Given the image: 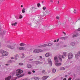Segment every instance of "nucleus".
Masks as SVG:
<instances>
[{
  "label": "nucleus",
  "instance_id": "obj_39",
  "mask_svg": "<svg viewBox=\"0 0 80 80\" xmlns=\"http://www.w3.org/2000/svg\"><path fill=\"white\" fill-rule=\"evenodd\" d=\"M22 58H23L25 57V55L23 54H22Z\"/></svg>",
  "mask_w": 80,
  "mask_h": 80
},
{
  "label": "nucleus",
  "instance_id": "obj_19",
  "mask_svg": "<svg viewBox=\"0 0 80 80\" xmlns=\"http://www.w3.org/2000/svg\"><path fill=\"white\" fill-rule=\"evenodd\" d=\"M55 65L57 67H59V66H61L62 65V63H55Z\"/></svg>",
  "mask_w": 80,
  "mask_h": 80
},
{
  "label": "nucleus",
  "instance_id": "obj_10",
  "mask_svg": "<svg viewBox=\"0 0 80 80\" xmlns=\"http://www.w3.org/2000/svg\"><path fill=\"white\" fill-rule=\"evenodd\" d=\"M48 63L49 64L50 66V67H52V60H51V59H50V58H48Z\"/></svg>",
  "mask_w": 80,
  "mask_h": 80
},
{
  "label": "nucleus",
  "instance_id": "obj_30",
  "mask_svg": "<svg viewBox=\"0 0 80 80\" xmlns=\"http://www.w3.org/2000/svg\"><path fill=\"white\" fill-rule=\"evenodd\" d=\"M40 27V25H39V24H38V26H36L35 27V28H39V27Z\"/></svg>",
  "mask_w": 80,
  "mask_h": 80
},
{
  "label": "nucleus",
  "instance_id": "obj_31",
  "mask_svg": "<svg viewBox=\"0 0 80 80\" xmlns=\"http://www.w3.org/2000/svg\"><path fill=\"white\" fill-rule=\"evenodd\" d=\"M71 45H72V47L75 46V44L74 42H71Z\"/></svg>",
  "mask_w": 80,
  "mask_h": 80
},
{
  "label": "nucleus",
  "instance_id": "obj_41",
  "mask_svg": "<svg viewBox=\"0 0 80 80\" xmlns=\"http://www.w3.org/2000/svg\"><path fill=\"white\" fill-rule=\"evenodd\" d=\"M22 18H23V16L22 15H20L19 16V18L21 19Z\"/></svg>",
  "mask_w": 80,
  "mask_h": 80
},
{
  "label": "nucleus",
  "instance_id": "obj_17",
  "mask_svg": "<svg viewBox=\"0 0 80 80\" xmlns=\"http://www.w3.org/2000/svg\"><path fill=\"white\" fill-rule=\"evenodd\" d=\"M30 9L31 10H32L33 9L34 11H35L36 10H37V8H35V7H32L30 8Z\"/></svg>",
  "mask_w": 80,
  "mask_h": 80
},
{
  "label": "nucleus",
  "instance_id": "obj_64",
  "mask_svg": "<svg viewBox=\"0 0 80 80\" xmlns=\"http://www.w3.org/2000/svg\"><path fill=\"white\" fill-rule=\"evenodd\" d=\"M30 60H31V61H32V60H33V59H30Z\"/></svg>",
  "mask_w": 80,
  "mask_h": 80
},
{
  "label": "nucleus",
  "instance_id": "obj_23",
  "mask_svg": "<svg viewBox=\"0 0 80 80\" xmlns=\"http://www.w3.org/2000/svg\"><path fill=\"white\" fill-rule=\"evenodd\" d=\"M35 63H36V64H42L43 62H42L39 61H36L35 62Z\"/></svg>",
  "mask_w": 80,
  "mask_h": 80
},
{
  "label": "nucleus",
  "instance_id": "obj_5",
  "mask_svg": "<svg viewBox=\"0 0 80 80\" xmlns=\"http://www.w3.org/2000/svg\"><path fill=\"white\" fill-rule=\"evenodd\" d=\"M43 50L39 49H37L34 50L33 51V53H39V52H42Z\"/></svg>",
  "mask_w": 80,
  "mask_h": 80
},
{
  "label": "nucleus",
  "instance_id": "obj_8",
  "mask_svg": "<svg viewBox=\"0 0 80 80\" xmlns=\"http://www.w3.org/2000/svg\"><path fill=\"white\" fill-rule=\"evenodd\" d=\"M50 13V10H47L45 12H43V13L44 15H48Z\"/></svg>",
  "mask_w": 80,
  "mask_h": 80
},
{
  "label": "nucleus",
  "instance_id": "obj_56",
  "mask_svg": "<svg viewBox=\"0 0 80 80\" xmlns=\"http://www.w3.org/2000/svg\"><path fill=\"white\" fill-rule=\"evenodd\" d=\"M39 57L40 58H42V56H40Z\"/></svg>",
  "mask_w": 80,
  "mask_h": 80
},
{
  "label": "nucleus",
  "instance_id": "obj_11",
  "mask_svg": "<svg viewBox=\"0 0 80 80\" xmlns=\"http://www.w3.org/2000/svg\"><path fill=\"white\" fill-rule=\"evenodd\" d=\"M79 35H80V34H78V33H76L73 34L72 37L74 38L75 37H78V36H79Z\"/></svg>",
  "mask_w": 80,
  "mask_h": 80
},
{
  "label": "nucleus",
  "instance_id": "obj_58",
  "mask_svg": "<svg viewBox=\"0 0 80 80\" xmlns=\"http://www.w3.org/2000/svg\"><path fill=\"white\" fill-rule=\"evenodd\" d=\"M57 42V40H55L53 41V42Z\"/></svg>",
  "mask_w": 80,
  "mask_h": 80
},
{
  "label": "nucleus",
  "instance_id": "obj_47",
  "mask_svg": "<svg viewBox=\"0 0 80 80\" xmlns=\"http://www.w3.org/2000/svg\"><path fill=\"white\" fill-rule=\"evenodd\" d=\"M50 2H52V3H53V0H50Z\"/></svg>",
  "mask_w": 80,
  "mask_h": 80
},
{
  "label": "nucleus",
  "instance_id": "obj_15",
  "mask_svg": "<svg viewBox=\"0 0 80 80\" xmlns=\"http://www.w3.org/2000/svg\"><path fill=\"white\" fill-rule=\"evenodd\" d=\"M49 76H45L42 78V79L43 80H47Z\"/></svg>",
  "mask_w": 80,
  "mask_h": 80
},
{
  "label": "nucleus",
  "instance_id": "obj_54",
  "mask_svg": "<svg viewBox=\"0 0 80 80\" xmlns=\"http://www.w3.org/2000/svg\"><path fill=\"white\" fill-rule=\"evenodd\" d=\"M10 65V64H6V65H7V66H8V65Z\"/></svg>",
  "mask_w": 80,
  "mask_h": 80
},
{
  "label": "nucleus",
  "instance_id": "obj_2",
  "mask_svg": "<svg viewBox=\"0 0 80 80\" xmlns=\"http://www.w3.org/2000/svg\"><path fill=\"white\" fill-rule=\"evenodd\" d=\"M6 47L7 48H10V49H15L17 48V46L15 45H13V44L12 42H9Z\"/></svg>",
  "mask_w": 80,
  "mask_h": 80
},
{
  "label": "nucleus",
  "instance_id": "obj_21",
  "mask_svg": "<svg viewBox=\"0 0 80 80\" xmlns=\"http://www.w3.org/2000/svg\"><path fill=\"white\" fill-rule=\"evenodd\" d=\"M54 27H55V26L52 25L49 27V30H52V29H53Z\"/></svg>",
  "mask_w": 80,
  "mask_h": 80
},
{
  "label": "nucleus",
  "instance_id": "obj_22",
  "mask_svg": "<svg viewBox=\"0 0 80 80\" xmlns=\"http://www.w3.org/2000/svg\"><path fill=\"white\" fill-rule=\"evenodd\" d=\"M12 62H15V61L13 60H9L8 61V63H12Z\"/></svg>",
  "mask_w": 80,
  "mask_h": 80
},
{
  "label": "nucleus",
  "instance_id": "obj_1",
  "mask_svg": "<svg viewBox=\"0 0 80 80\" xmlns=\"http://www.w3.org/2000/svg\"><path fill=\"white\" fill-rule=\"evenodd\" d=\"M23 71L22 70L18 69L16 71V74L17 76H19V77H23L24 75V74L23 73Z\"/></svg>",
  "mask_w": 80,
  "mask_h": 80
},
{
  "label": "nucleus",
  "instance_id": "obj_25",
  "mask_svg": "<svg viewBox=\"0 0 80 80\" xmlns=\"http://www.w3.org/2000/svg\"><path fill=\"white\" fill-rule=\"evenodd\" d=\"M75 56L76 60H78V55L77 54H76L75 55Z\"/></svg>",
  "mask_w": 80,
  "mask_h": 80
},
{
  "label": "nucleus",
  "instance_id": "obj_32",
  "mask_svg": "<svg viewBox=\"0 0 80 80\" xmlns=\"http://www.w3.org/2000/svg\"><path fill=\"white\" fill-rule=\"evenodd\" d=\"M42 9L44 11L47 10V8L46 7H44L42 8Z\"/></svg>",
  "mask_w": 80,
  "mask_h": 80
},
{
  "label": "nucleus",
  "instance_id": "obj_9",
  "mask_svg": "<svg viewBox=\"0 0 80 80\" xmlns=\"http://www.w3.org/2000/svg\"><path fill=\"white\" fill-rule=\"evenodd\" d=\"M62 58H65V57L64 56V55H62V56H61V55H59L58 56V58L59 59L60 61H61V62H62Z\"/></svg>",
  "mask_w": 80,
  "mask_h": 80
},
{
  "label": "nucleus",
  "instance_id": "obj_13",
  "mask_svg": "<svg viewBox=\"0 0 80 80\" xmlns=\"http://www.w3.org/2000/svg\"><path fill=\"white\" fill-rule=\"evenodd\" d=\"M66 19L67 20V21H68V22H70L72 21V19H71V18L70 17H66Z\"/></svg>",
  "mask_w": 80,
  "mask_h": 80
},
{
  "label": "nucleus",
  "instance_id": "obj_27",
  "mask_svg": "<svg viewBox=\"0 0 80 80\" xmlns=\"http://www.w3.org/2000/svg\"><path fill=\"white\" fill-rule=\"evenodd\" d=\"M34 80H41V79H40L38 78L37 77H35L34 78Z\"/></svg>",
  "mask_w": 80,
  "mask_h": 80
},
{
  "label": "nucleus",
  "instance_id": "obj_6",
  "mask_svg": "<svg viewBox=\"0 0 80 80\" xmlns=\"http://www.w3.org/2000/svg\"><path fill=\"white\" fill-rule=\"evenodd\" d=\"M73 54L71 52H69L68 53V59L69 60H70L73 58Z\"/></svg>",
  "mask_w": 80,
  "mask_h": 80
},
{
  "label": "nucleus",
  "instance_id": "obj_29",
  "mask_svg": "<svg viewBox=\"0 0 80 80\" xmlns=\"http://www.w3.org/2000/svg\"><path fill=\"white\" fill-rule=\"evenodd\" d=\"M16 25H17V22H15L14 23H12V26H13V25H14V26H15Z\"/></svg>",
  "mask_w": 80,
  "mask_h": 80
},
{
  "label": "nucleus",
  "instance_id": "obj_4",
  "mask_svg": "<svg viewBox=\"0 0 80 80\" xmlns=\"http://www.w3.org/2000/svg\"><path fill=\"white\" fill-rule=\"evenodd\" d=\"M53 43H50L48 44H46L42 45H41L39 47L40 48H42V47H47V46H51L53 45Z\"/></svg>",
  "mask_w": 80,
  "mask_h": 80
},
{
  "label": "nucleus",
  "instance_id": "obj_52",
  "mask_svg": "<svg viewBox=\"0 0 80 80\" xmlns=\"http://www.w3.org/2000/svg\"><path fill=\"white\" fill-rule=\"evenodd\" d=\"M32 72L33 73H35V71L34 70H33L32 71Z\"/></svg>",
  "mask_w": 80,
  "mask_h": 80
},
{
  "label": "nucleus",
  "instance_id": "obj_14",
  "mask_svg": "<svg viewBox=\"0 0 80 80\" xmlns=\"http://www.w3.org/2000/svg\"><path fill=\"white\" fill-rule=\"evenodd\" d=\"M33 66H34L33 64L31 65L30 64H27V67L28 68H32Z\"/></svg>",
  "mask_w": 80,
  "mask_h": 80
},
{
  "label": "nucleus",
  "instance_id": "obj_63",
  "mask_svg": "<svg viewBox=\"0 0 80 80\" xmlns=\"http://www.w3.org/2000/svg\"><path fill=\"white\" fill-rule=\"evenodd\" d=\"M78 30L79 31H80V28H78Z\"/></svg>",
  "mask_w": 80,
  "mask_h": 80
},
{
  "label": "nucleus",
  "instance_id": "obj_16",
  "mask_svg": "<svg viewBox=\"0 0 80 80\" xmlns=\"http://www.w3.org/2000/svg\"><path fill=\"white\" fill-rule=\"evenodd\" d=\"M45 56L46 57H48L52 56V55L50 52H47L46 53Z\"/></svg>",
  "mask_w": 80,
  "mask_h": 80
},
{
  "label": "nucleus",
  "instance_id": "obj_61",
  "mask_svg": "<svg viewBox=\"0 0 80 80\" xmlns=\"http://www.w3.org/2000/svg\"><path fill=\"white\" fill-rule=\"evenodd\" d=\"M58 41H59V39L57 40V42H58Z\"/></svg>",
  "mask_w": 80,
  "mask_h": 80
},
{
  "label": "nucleus",
  "instance_id": "obj_34",
  "mask_svg": "<svg viewBox=\"0 0 80 80\" xmlns=\"http://www.w3.org/2000/svg\"><path fill=\"white\" fill-rule=\"evenodd\" d=\"M62 7L64 9L66 7V6H65V4H63L62 6Z\"/></svg>",
  "mask_w": 80,
  "mask_h": 80
},
{
  "label": "nucleus",
  "instance_id": "obj_43",
  "mask_svg": "<svg viewBox=\"0 0 80 80\" xmlns=\"http://www.w3.org/2000/svg\"><path fill=\"white\" fill-rule=\"evenodd\" d=\"M51 69H49L48 70V72L49 73H50L51 72Z\"/></svg>",
  "mask_w": 80,
  "mask_h": 80
},
{
  "label": "nucleus",
  "instance_id": "obj_38",
  "mask_svg": "<svg viewBox=\"0 0 80 80\" xmlns=\"http://www.w3.org/2000/svg\"><path fill=\"white\" fill-rule=\"evenodd\" d=\"M78 55L79 57H80V51L78 52Z\"/></svg>",
  "mask_w": 80,
  "mask_h": 80
},
{
  "label": "nucleus",
  "instance_id": "obj_36",
  "mask_svg": "<svg viewBox=\"0 0 80 80\" xmlns=\"http://www.w3.org/2000/svg\"><path fill=\"white\" fill-rule=\"evenodd\" d=\"M29 51H30V52H32V48H29V49L28 50Z\"/></svg>",
  "mask_w": 80,
  "mask_h": 80
},
{
  "label": "nucleus",
  "instance_id": "obj_45",
  "mask_svg": "<svg viewBox=\"0 0 80 80\" xmlns=\"http://www.w3.org/2000/svg\"><path fill=\"white\" fill-rule=\"evenodd\" d=\"M56 18L58 20H59V19H60V17H59V16H57L56 17Z\"/></svg>",
  "mask_w": 80,
  "mask_h": 80
},
{
  "label": "nucleus",
  "instance_id": "obj_51",
  "mask_svg": "<svg viewBox=\"0 0 80 80\" xmlns=\"http://www.w3.org/2000/svg\"><path fill=\"white\" fill-rule=\"evenodd\" d=\"M72 80V78H68V80Z\"/></svg>",
  "mask_w": 80,
  "mask_h": 80
},
{
  "label": "nucleus",
  "instance_id": "obj_50",
  "mask_svg": "<svg viewBox=\"0 0 80 80\" xmlns=\"http://www.w3.org/2000/svg\"><path fill=\"white\" fill-rule=\"evenodd\" d=\"M11 59H12L13 60V59H14V58L13 57H11Z\"/></svg>",
  "mask_w": 80,
  "mask_h": 80
},
{
  "label": "nucleus",
  "instance_id": "obj_35",
  "mask_svg": "<svg viewBox=\"0 0 80 80\" xmlns=\"http://www.w3.org/2000/svg\"><path fill=\"white\" fill-rule=\"evenodd\" d=\"M19 65H20V66H22V65H23V63H18Z\"/></svg>",
  "mask_w": 80,
  "mask_h": 80
},
{
  "label": "nucleus",
  "instance_id": "obj_48",
  "mask_svg": "<svg viewBox=\"0 0 80 80\" xmlns=\"http://www.w3.org/2000/svg\"><path fill=\"white\" fill-rule=\"evenodd\" d=\"M45 72V70H42V73Z\"/></svg>",
  "mask_w": 80,
  "mask_h": 80
},
{
  "label": "nucleus",
  "instance_id": "obj_28",
  "mask_svg": "<svg viewBox=\"0 0 80 80\" xmlns=\"http://www.w3.org/2000/svg\"><path fill=\"white\" fill-rule=\"evenodd\" d=\"M60 70H65V68L63 67H62L60 68Z\"/></svg>",
  "mask_w": 80,
  "mask_h": 80
},
{
  "label": "nucleus",
  "instance_id": "obj_24",
  "mask_svg": "<svg viewBox=\"0 0 80 80\" xmlns=\"http://www.w3.org/2000/svg\"><path fill=\"white\" fill-rule=\"evenodd\" d=\"M11 79V77L9 76L7 78H5V80H10Z\"/></svg>",
  "mask_w": 80,
  "mask_h": 80
},
{
  "label": "nucleus",
  "instance_id": "obj_57",
  "mask_svg": "<svg viewBox=\"0 0 80 80\" xmlns=\"http://www.w3.org/2000/svg\"><path fill=\"white\" fill-rule=\"evenodd\" d=\"M63 33H64V35H66V33H65V32H63Z\"/></svg>",
  "mask_w": 80,
  "mask_h": 80
},
{
  "label": "nucleus",
  "instance_id": "obj_55",
  "mask_svg": "<svg viewBox=\"0 0 80 80\" xmlns=\"http://www.w3.org/2000/svg\"><path fill=\"white\" fill-rule=\"evenodd\" d=\"M63 80H67V79L66 78H64Z\"/></svg>",
  "mask_w": 80,
  "mask_h": 80
},
{
  "label": "nucleus",
  "instance_id": "obj_46",
  "mask_svg": "<svg viewBox=\"0 0 80 80\" xmlns=\"http://www.w3.org/2000/svg\"><path fill=\"white\" fill-rule=\"evenodd\" d=\"M76 11V10L74 9V11H73V12H74V13H76V12L75 11Z\"/></svg>",
  "mask_w": 80,
  "mask_h": 80
},
{
  "label": "nucleus",
  "instance_id": "obj_3",
  "mask_svg": "<svg viewBox=\"0 0 80 80\" xmlns=\"http://www.w3.org/2000/svg\"><path fill=\"white\" fill-rule=\"evenodd\" d=\"M0 52L2 54L3 56H7L8 55V53L2 49L0 50Z\"/></svg>",
  "mask_w": 80,
  "mask_h": 80
},
{
  "label": "nucleus",
  "instance_id": "obj_49",
  "mask_svg": "<svg viewBox=\"0 0 80 80\" xmlns=\"http://www.w3.org/2000/svg\"><path fill=\"white\" fill-rule=\"evenodd\" d=\"M6 32L5 31H4L3 32V34H5V33H6Z\"/></svg>",
  "mask_w": 80,
  "mask_h": 80
},
{
  "label": "nucleus",
  "instance_id": "obj_62",
  "mask_svg": "<svg viewBox=\"0 0 80 80\" xmlns=\"http://www.w3.org/2000/svg\"><path fill=\"white\" fill-rule=\"evenodd\" d=\"M21 7H22V8L23 7V5H21Z\"/></svg>",
  "mask_w": 80,
  "mask_h": 80
},
{
  "label": "nucleus",
  "instance_id": "obj_40",
  "mask_svg": "<svg viewBox=\"0 0 80 80\" xmlns=\"http://www.w3.org/2000/svg\"><path fill=\"white\" fill-rule=\"evenodd\" d=\"M28 74H29V75L32 74V72L28 71Z\"/></svg>",
  "mask_w": 80,
  "mask_h": 80
},
{
  "label": "nucleus",
  "instance_id": "obj_18",
  "mask_svg": "<svg viewBox=\"0 0 80 80\" xmlns=\"http://www.w3.org/2000/svg\"><path fill=\"white\" fill-rule=\"evenodd\" d=\"M18 55L16 54L14 56V59L15 60H17L18 58Z\"/></svg>",
  "mask_w": 80,
  "mask_h": 80
},
{
  "label": "nucleus",
  "instance_id": "obj_12",
  "mask_svg": "<svg viewBox=\"0 0 80 80\" xmlns=\"http://www.w3.org/2000/svg\"><path fill=\"white\" fill-rule=\"evenodd\" d=\"M55 62L56 63H58L59 62V60L58 59V58L57 56H56L54 58Z\"/></svg>",
  "mask_w": 80,
  "mask_h": 80
},
{
  "label": "nucleus",
  "instance_id": "obj_33",
  "mask_svg": "<svg viewBox=\"0 0 80 80\" xmlns=\"http://www.w3.org/2000/svg\"><path fill=\"white\" fill-rule=\"evenodd\" d=\"M63 54L65 57H67V53L65 52H63Z\"/></svg>",
  "mask_w": 80,
  "mask_h": 80
},
{
  "label": "nucleus",
  "instance_id": "obj_20",
  "mask_svg": "<svg viewBox=\"0 0 80 80\" xmlns=\"http://www.w3.org/2000/svg\"><path fill=\"white\" fill-rule=\"evenodd\" d=\"M19 45L21 46V47H23V46H25L26 44L23 43H21L19 44Z\"/></svg>",
  "mask_w": 80,
  "mask_h": 80
},
{
  "label": "nucleus",
  "instance_id": "obj_37",
  "mask_svg": "<svg viewBox=\"0 0 80 80\" xmlns=\"http://www.w3.org/2000/svg\"><path fill=\"white\" fill-rule=\"evenodd\" d=\"M22 13H25V8H23L22 10Z\"/></svg>",
  "mask_w": 80,
  "mask_h": 80
},
{
  "label": "nucleus",
  "instance_id": "obj_60",
  "mask_svg": "<svg viewBox=\"0 0 80 80\" xmlns=\"http://www.w3.org/2000/svg\"><path fill=\"white\" fill-rule=\"evenodd\" d=\"M68 76V75H65V77H67Z\"/></svg>",
  "mask_w": 80,
  "mask_h": 80
},
{
  "label": "nucleus",
  "instance_id": "obj_26",
  "mask_svg": "<svg viewBox=\"0 0 80 80\" xmlns=\"http://www.w3.org/2000/svg\"><path fill=\"white\" fill-rule=\"evenodd\" d=\"M52 73H55L56 72V69L55 68H52Z\"/></svg>",
  "mask_w": 80,
  "mask_h": 80
},
{
  "label": "nucleus",
  "instance_id": "obj_7",
  "mask_svg": "<svg viewBox=\"0 0 80 80\" xmlns=\"http://www.w3.org/2000/svg\"><path fill=\"white\" fill-rule=\"evenodd\" d=\"M18 49L19 50H27V49L25 47H18Z\"/></svg>",
  "mask_w": 80,
  "mask_h": 80
},
{
  "label": "nucleus",
  "instance_id": "obj_42",
  "mask_svg": "<svg viewBox=\"0 0 80 80\" xmlns=\"http://www.w3.org/2000/svg\"><path fill=\"white\" fill-rule=\"evenodd\" d=\"M37 5L38 7H39L40 5V4L39 3H38Z\"/></svg>",
  "mask_w": 80,
  "mask_h": 80
},
{
  "label": "nucleus",
  "instance_id": "obj_59",
  "mask_svg": "<svg viewBox=\"0 0 80 80\" xmlns=\"http://www.w3.org/2000/svg\"><path fill=\"white\" fill-rule=\"evenodd\" d=\"M2 45V44L1 43V42H0V47H1V45Z\"/></svg>",
  "mask_w": 80,
  "mask_h": 80
},
{
  "label": "nucleus",
  "instance_id": "obj_44",
  "mask_svg": "<svg viewBox=\"0 0 80 80\" xmlns=\"http://www.w3.org/2000/svg\"><path fill=\"white\" fill-rule=\"evenodd\" d=\"M58 25H61V22H59L58 23Z\"/></svg>",
  "mask_w": 80,
  "mask_h": 80
},
{
  "label": "nucleus",
  "instance_id": "obj_53",
  "mask_svg": "<svg viewBox=\"0 0 80 80\" xmlns=\"http://www.w3.org/2000/svg\"><path fill=\"white\" fill-rule=\"evenodd\" d=\"M38 21V20H35V21H34V22H35L36 23H37V22Z\"/></svg>",
  "mask_w": 80,
  "mask_h": 80
}]
</instances>
